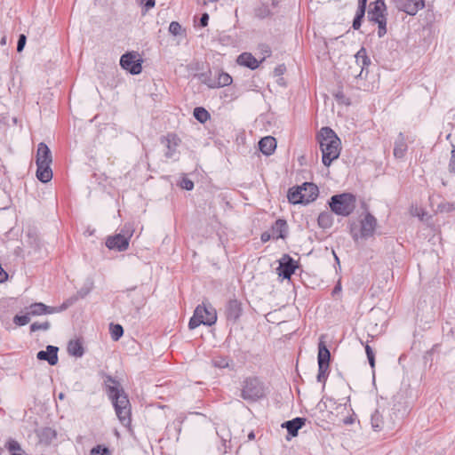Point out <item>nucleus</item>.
Listing matches in <instances>:
<instances>
[{
	"label": "nucleus",
	"instance_id": "f257e3e1",
	"mask_svg": "<svg viewBox=\"0 0 455 455\" xmlns=\"http://www.w3.org/2000/svg\"><path fill=\"white\" fill-rule=\"evenodd\" d=\"M106 383L118 419L124 427L129 426L131 424V404L127 395L112 377L108 376Z\"/></svg>",
	"mask_w": 455,
	"mask_h": 455
},
{
	"label": "nucleus",
	"instance_id": "f03ea898",
	"mask_svg": "<svg viewBox=\"0 0 455 455\" xmlns=\"http://www.w3.org/2000/svg\"><path fill=\"white\" fill-rule=\"evenodd\" d=\"M317 140L322 151V161L325 166L339 156L340 140L330 127H323L317 135Z\"/></svg>",
	"mask_w": 455,
	"mask_h": 455
},
{
	"label": "nucleus",
	"instance_id": "7ed1b4c3",
	"mask_svg": "<svg viewBox=\"0 0 455 455\" xmlns=\"http://www.w3.org/2000/svg\"><path fill=\"white\" fill-rule=\"evenodd\" d=\"M52 157L50 148L45 143H39L36 160L37 166L36 178L43 183L49 182L52 179Z\"/></svg>",
	"mask_w": 455,
	"mask_h": 455
},
{
	"label": "nucleus",
	"instance_id": "20e7f679",
	"mask_svg": "<svg viewBox=\"0 0 455 455\" xmlns=\"http://www.w3.org/2000/svg\"><path fill=\"white\" fill-rule=\"evenodd\" d=\"M318 196L317 187L309 182H305L301 186L293 187L288 191V200L293 204H307L313 202Z\"/></svg>",
	"mask_w": 455,
	"mask_h": 455
},
{
	"label": "nucleus",
	"instance_id": "39448f33",
	"mask_svg": "<svg viewBox=\"0 0 455 455\" xmlns=\"http://www.w3.org/2000/svg\"><path fill=\"white\" fill-rule=\"evenodd\" d=\"M356 199L351 193H342L332 196L330 199L329 205L331 212L347 217L350 215L355 208Z\"/></svg>",
	"mask_w": 455,
	"mask_h": 455
},
{
	"label": "nucleus",
	"instance_id": "423d86ee",
	"mask_svg": "<svg viewBox=\"0 0 455 455\" xmlns=\"http://www.w3.org/2000/svg\"><path fill=\"white\" fill-rule=\"evenodd\" d=\"M217 321L216 309L212 305H198L193 316L190 318L188 327L190 330H194L201 324L211 326Z\"/></svg>",
	"mask_w": 455,
	"mask_h": 455
},
{
	"label": "nucleus",
	"instance_id": "0eeeda50",
	"mask_svg": "<svg viewBox=\"0 0 455 455\" xmlns=\"http://www.w3.org/2000/svg\"><path fill=\"white\" fill-rule=\"evenodd\" d=\"M371 425L374 431H390L395 427V422L388 410L376 409L371 416Z\"/></svg>",
	"mask_w": 455,
	"mask_h": 455
},
{
	"label": "nucleus",
	"instance_id": "6e6552de",
	"mask_svg": "<svg viewBox=\"0 0 455 455\" xmlns=\"http://www.w3.org/2000/svg\"><path fill=\"white\" fill-rule=\"evenodd\" d=\"M265 395L263 383L258 378H247L243 381L241 396L249 402H255Z\"/></svg>",
	"mask_w": 455,
	"mask_h": 455
},
{
	"label": "nucleus",
	"instance_id": "1a4fd4ad",
	"mask_svg": "<svg viewBox=\"0 0 455 455\" xmlns=\"http://www.w3.org/2000/svg\"><path fill=\"white\" fill-rule=\"evenodd\" d=\"M377 227V220L371 213H366L364 218L361 220L360 234H358L355 228H351V235L355 241H357L359 237L367 239L374 235Z\"/></svg>",
	"mask_w": 455,
	"mask_h": 455
},
{
	"label": "nucleus",
	"instance_id": "9d476101",
	"mask_svg": "<svg viewBox=\"0 0 455 455\" xmlns=\"http://www.w3.org/2000/svg\"><path fill=\"white\" fill-rule=\"evenodd\" d=\"M125 234H117L114 236H109L106 241L108 248L117 250L118 251H125L129 246V240L132 235L133 229L131 227L124 226Z\"/></svg>",
	"mask_w": 455,
	"mask_h": 455
},
{
	"label": "nucleus",
	"instance_id": "9b49d317",
	"mask_svg": "<svg viewBox=\"0 0 455 455\" xmlns=\"http://www.w3.org/2000/svg\"><path fill=\"white\" fill-rule=\"evenodd\" d=\"M120 65L132 75H138L142 70L141 60L137 59L135 52H127L122 55Z\"/></svg>",
	"mask_w": 455,
	"mask_h": 455
},
{
	"label": "nucleus",
	"instance_id": "f8f14e48",
	"mask_svg": "<svg viewBox=\"0 0 455 455\" xmlns=\"http://www.w3.org/2000/svg\"><path fill=\"white\" fill-rule=\"evenodd\" d=\"M160 140L167 148L164 154L165 157L172 158L176 155L177 148L181 142L180 137L175 133H168L166 136H163Z\"/></svg>",
	"mask_w": 455,
	"mask_h": 455
},
{
	"label": "nucleus",
	"instance_id": "ddd939ff",
	"mask_svg": "<svg viewBox=\"0 0 455 455\" xmlns=\"http://www.w3.org/2000/svg\"><path fill=\"white\" fill-rule=\"evenodd\" d=\"M297 268L296 261L288 254H284L279 260V275L284 279H290Z\"/></svg>",
	"mask_w": 455,
	"mask_h": 455
},
{
	"label": "nucleus",
	"instance_id": "4468645a",
	"mask_svg": "<svg viewBox=\"0 0 455 455\" xmlns=\"http://www.w3.org/2000/svg\"><path fill=\"white\" fill-rule=\"evenodd\" d=\"M243 308L240 301L235 299L228 300L225 309V315L228 321L235 323L241 316Z\"/></svg>",
	"mask_w": 455,
	"mask_h": 455
},
{
	"label": "nucleus",
	"instance_id": "2eb2a0df",
	"mask_svg": "<svg viewBox=\"0 0 455 455\" xmlns=\"http://www.w3.org/2000/svg\"><path fill=\"white\" fill-rule=\"evenodd\" d=\"M58 351L57 347L49 345L46 347V350H41L37 353L36 358L40 361H46L52 366H54L58 363Z\"/></svg>",
	"mask_w": 455,
	"mask_h": 455
},
{
	"label": "nucleus",
	"instance_id": "dca6fc26",
	"mask_svg": "<svg viewBox=\"0 0 455 455\" xmlns=\"http://www.w3.org/2000/svg\"><path fill=\"white\" fill-rule=\"evenodd\" d=\"M324 336H321L318 343V366L329 367L331 354L323 340Z\"/></svg>",
	"mask_w": 455,
	"mask_h": 455
},
{
	"label": "nucleus",
	"instance_id": "f3484780",
	"mask_svg": "<svg viewBox=\"0 0 455 455\" xmlns=\"http://www.w3.org/2000/svg\"><path fill=\"white\" fill-rule=\"evenodd\" d=\"M215 79L213 81H210L208 86L211 88H219L224 87L231 84L232 77L225 72L216 71L214 75Z\"/></svg>",
	"mask_w": 455,
	"mask_h": 455
},
{
	"label": "nucleus",
	"instance_id": "a211bd4d",
	"mask_svg": "<svg viewBox=\"0 0 455 455\" xmlns=\"http://www.w3.org/2000/svg\"><path fill=\"white\" fill-rule=\"evenodd\" d=\"M259 150L266 156H270L276 148V141L274 137L267 136L259 142Z\"/></svg>",
	"mask_w": 455,
	"mask_h": 455
},
{
	"label": "nucleus",
	"instance_id": "6ab92c4d",
	"mask_svg": "<svg viewBox=\"0 0 455 455\" xmlns=\"http://www.w3.org/2000/svg\"><path fill=\"white\" fill-rule=\"evenodd\" d=\"M424 0H408L403 4L400 11L404 12L409 15H415L420 9L424 8Z\"/></svg>",
	"mask_w": 455,
	"mask_h": 455
},
{
	"label": "nucleus",
	"instance_id": "aec40b11",
	"mask_svg": "<svg viewBox=\"0 0 455 455\" xmlns=\"http://www.w3.org/2000/svg\"><path fill=\"white\" fill-rule=\"evenodd\" d=\"M305 419L298 417L283 423L282 427H285L291 436H296L298 435L299 429H300L305 425Z\"/></svg>",
	"mask_w": 455,
	"mask_h": 455
},
{
	"label": "nucleus",
	"instance_id": "412c9836",
	"mask_svg": "<svg viewBox=\"0 0 455 455\" xmlns=\"http://www.w3.org/2000/svg\"><path fill=\"white\" fill-rule=\"evenodd\" d=\"M385 11H386V5H385L384 2H381L380 4H376L374 8L368 12L369 20L376 23V22H379L380 20L387 19L385 13H384Z\"/></svg>",
	"mask_w": 455,
	"mask_h": 455
},
{
	"label": "nucleus",
	"instance_id": "4be33fe9",
	"mask_svg": "<svg viewBox=\"0 0 455 455\" xmlns=\"http://www.w3.org/2000/svg\"><path fill=\"white\" fill-rule=\"evenodd\" d=\"M27 310L28 311V315L31 316H38L42 315H50L52 314L51 307L46 306L42 302H36L31 304Z\"/></svg>",
	"mask_w": 455,
	"mask_h": 455
},
{
	"label": "nucleus",
	"instance_id": "5701e85b",
	"mask_svg": "<svg viewBox=\"0 0 455 455\" xmlns=\"http://www.w3.org/2000/svg\"><path fill=\"white\" fill-rule=\"evenodd\" d=\"M237 63L241 66L247 67L251 69H255L259 67V62L254 56H252L251 53L243 52L238 56Z\"/></svg>",
	"mask_w": 455,
	"mask_h": 455
},
{
	"label": "nucleus",
	"instance_id": "b1692460",
	"mask_svg": "<svg viewBox=\"0 0 455 455\" xmlns=\"http://www.w3.org/2000/svg\"><path fill=\"white\" fill-rule=\"evenodd\" d=\"M407 151V144L403 133L400 132L395 141L394 156L396 158H403Z\"/></svg>",
	"mask_w": 455,
	"mask_h": 455
},
{
	"label": "nucleus",
	"instance_id": "393cba45",
	"mask_svg": "<svg viewBox=\"0 0 455 455\" xmlns=\"http://www.w3.org/2000/svg\"><path fill=\"white\" fill-rule=\"evenodd\" d=\"M287 232V222L284 220H277L272 227V235L275 239L284 238Z\"/></svg>",
	"mask_w": 455,
	"mask_h": 455
},
{
	"label": "nucleus",
	"instance_id": "a878e982",
	"mask_svg": "<svg viewBox=\"0 0 455 455\" xmlns=\"http://www.w3.org/2000/svg\"><path fill=\"white\" fill-rule=\"evenodd\" d=\"M68 352L76 357H82L84 350L82 343L78 339L70 340L68 344Z\"/></svg>",
	"mask_w": 455,
	"mask_h": 455
},
{
	"label": "nucleus",
	"instance_id": "bb28decb",
	"mask_svg": "<svg viewBox=\"0 0 455 455\" xmlns=\"http://www.w3.org/2000/svg\"><path fill=\"white\" fill-rule=\"evenodd\" d=\"M317 222L322 228H330L333 223V216L331 212H323L319 214Z\"/></svg>",
	"mask_w": 455,
	"mask_h": 455
},
{
	"label": "nucleus",
	"instance_id": "cd10ccee",
	"mask_svg": "<svg viewBox=\"0 0 455 455\" xmlns=\"http://www.w3.org/2000/svg\"><path fill=\"white\" fill-rule=\"evenodd\" d=\"M355 60H356L357 64L362 66L361 74L363 73V68L367 67L371 64V60L367 56L366 50L363 47H362L355 54Z\"/></svg>",
	"mask_w": 455,
	"mask_h": 455
},
{
	"label": "nucleus",
	"instance_id": "c85d7f7f",
	"mask_svg": "<svg viewBox=\"0 0 455 455\" xmlns=\"http://www.w3.org/2000/svg\"><path fill=\"white\" fill-rule=\"evenodd\" d=\"M194 116L202 124L205 123L208 119H210L209 112L202 107H196L194 109Z\"/></svg>",
	"mask_w": 455,
	"mask_h": 455
},
{
	"label": "nucleus",
	"instance_id": "c756f323",
	"mask_svg": "<svg viewBox=\"0 0 455 455\" xmlns=\"http://www.w3.org/2000/svg\"><path fill=\"white\" fill-rule=\"evenodd\" d=\"M230 359L226 356H216L212 359V364L216 368L224 369L229 366Z\"/></svg>",
	"mask_w": 455,
	"mask_h": 455
},
{
	"label": "nucleus",
	"instance_id": "7c9ffc66",
	"mask_svg": "<svg viewBox=\"0 0 455 455\" xmlns=\"http://www.w3.org/2000/svg\"><path fill=\"white\" fill-rule=\"evenodd\" d=\"M110 334L113 340H118L124 334V329L120 324H110Z\"/></svg>",
	"mask_w": 455,
	"mask_h": 455
},
{
	"label": "nucleus",
	"instance_id": "2f4dec72",
	"mask_svg": "<svg viewBox=\"0 0 455 455\" xmlns=\"http://www.w3.org/2000/svg\"><path fill=\"white\" fill-rule=\"evenodd\" d=\"M5 448L10 451V452H25L20 444L14 439H10L7 441V443H5Z\"/></svg>",
	"mask_w": 455,
	"mask_h": 455
},
{
	"label": "nucleus",
	"instance_id": "473e14b6",
	"mask_svg": "<svg viewBox=\"0 0 455 455\" xmlns=\"http://www.w3.org/2000/svg\"><path fill=\"white\" fill-rule=\"evenodd\" d=\"M31 315H28V311L25 315H16L13 317V323L18 326H24L30 322Z\"/></svg>",
	"mask_w": 455,
	"mask_h": 455
},
{
	"label": "nucleus",
	"instance_id": "72a5a7b5",
	"mask_svg": "<svg viewBox=\"0 0 455 455\" xmlns=\"http://www.w3.org/2000/svg\"><path fill=\"white\" fill-rule=\"evenodd\" d=\"M51 327V323L48 321L38 323L35 322L30 325V331L35 332L36 331H47Z\"/></svg>",
	"mask_w": 455,
	"mask_h": 455
},
{
	"label": "nucleus",
	"instance_id": "f704fd0d",
	"mask_svg": "<svg viewBox=\"0 0 455 455\" xmlns=\"http://www.w3.org/2000/svg\"><path fill=\"white\" fill-rule=\"evenodd\" d=\"M437 210L440 212H451L455 211V202H443L437 206Z\"/></svg>",
	"mask_w": 455,
	"mask_h": 455
},
{
	"label": "nucleus",
	"instance_id": "c9c22d12",
	"mask_svg": "<svg viewBox=\"0 0 455 455\" xmlns=\"http://www.w3.org/2000/svg\"><path fill=\"white\" fill-rule=\"evenodd\" d=\"M364 13H365V11L364 10H361V9H357L356 11V14H355V17L353 20V28L357 30L360 28L361 27V23H362V20L364 16Z\"/></svg>",
	"mask_w": 455,
	"mask_h": 455
},
{
	"label": "nucleus",
	"instance_id": "e433bc0d",
	"mask_svg": "<svg viewBox=\"0 0 455 455\" xmlns=\"http://www.w3.org/2000/svg\"><path fill=\"white\" fill-rule=\"evenodd\" d=\"M448 172L451 174H455V145L451 146V156L448 163Z\"/></svg>",
	"mask_w": 455,
	"mask_h": 455
},
{
	"label": "nucleus",
	"instance_id": "4c0bfd02",
	"mask_svg": "<svg viewBox=\"0 0 455 455\" xmlns=\"http://www.w3.org/2000/svg\"><path fill=\"white\" fill-rule=\"evenodd\" d=\"M74 300V299H68L66 301H64L60 307H51V309L53 310L52 314L60 313L68 309L73 304Z\"/></svg>",
	"mask_w": 455,
	"mask_h": 455
},
{
	"label": "nucleus",
	"instance_id": "58836bf2",
	"mask_svg": "<svg viewBox=\"0 0 455 455\" xmlns=\"http://www.w3.org/2000/svg\"><path fill=\"white\" fill-rule=\"evenodd\" d=\"M90 455H110L107 447L97 445L91 450Z\"/></svg>",
	"mask_w": 455,
	"mask_h": 455
},
{
	"label": "nucleus",
	"instance_id": "ea45409f",
	"mask_svg": "<svg viewBox=\"0 0 455 455\" xmlns=\"http://www.w3.org/2000/svg\"><path fill=\"white\" fill-rule=\"evenodd\" d=\"M183 31L181 25L177 21H172L169 25V32L173 36H179Z\"/></svg>",
	"mask_w": 455,
	"mask_h": 455
},
{
	"label": "nucleus",
	"instance_id": "a19ab883",
	"mask_svg": "<svg viewBox=\"0 0 455 455\" xmlns=\"http://www.w3.org/2000/svg\"><path fill=\"white\" fill-rule=\"evenodd\" d=\"M378 24L379 29H378V36L379 37H382L387 33V19L380 20L379 22H376Z\"/></svg>",
	"mask_w": 455,
	"mask_h": 455
},
{
	"label": "nucleus",
	"instance_id": "79ce46f5",
	"mask_svg": "<svg viewBox=\"0 0 455 455\" xmlns=\"http://www.w3.org/2000/svg\"><path fill=\"white\" fill-rule=\"evenodd\" d=\"M329 370V367H323L318 366V374H317V380L319 382H324L327 377V371Z\"/></svg>",
	"mask_w": 455,
	"mask_h": 455
},
{
	"label": "nucleus",
	"instance_id": "37998d69",
	"mask_svg": "<svg viewBox=\"0 0 455 455\" xmlns=\"http://www.w3.org/2000/svg\"><path fill=\"white\" fill-rule=\"evenodd\" d=\"M26 36L21 34L19 36L18 43H17V51L20 52L23 50L25 44H26Z\"/></svg>",
	"mask_w": 455,
	"mask_h": 455
},
{
	"label": "nucleus",
	"instance_id": "c03bdc74",
	"mask_svg": "<svg viewBox=\"0 0 455 455\" xmlns=\"http://www.w3.org/2000/svg\"><path fill=\"white\" fill-rule=\"evenodd\" d=\"M139 4L143 5L146 8V11L153 8L155 6V0H137Z\"/></svg>",
	"mask_w": 455,
	"mask_h": 455
},
{
	"label": "nucleus",
	"instance_id": "a18cd8bd",
	"mask_svg": "<svg viewBox=\"0 0 455 455\" xmlns=\"http://www.w3.org/2000/svg\"><path fill=\"white\" fill-rule=\"evenodd\" d=\"M181 187H182V188L189 191L194 188V183L192 180H190L188 179H183L181 181Z\"/></svg>",
	"mask_w": 455,
	"mask_h": 455
},
{
	"label": "nucleus",
	"instance_id": "49530a36",
	"mask_svg": "<svg viewBox=\"0 0 455 455\" xmlns=\"http://www.w3.org/2000/svg\"><path fill=\"white\" fill-rule=\"evenodd\" d=\"M8 279V274L4 271L0 264V283H4Z\"/></svg>",
	"mask_w": 455,
	"mask_h": 455
},
{
	"label": "nucleus",
	"instance_id": "de8ad7c7",
	"mask_svg": "<svg viewBox=\"0 0 455 455\" xmlns=\"http://www.w3.org/2000/svg\"><path fill=\"white\" fill-rule=\"evenodd\" d=\"M208 20H209V15L208 13H203L201 18H200V26L201 27H206L207 24H208Z\"/></svg>",
	"mask_w": 455,
	"mask_h": 455
},
{
	"label": "nucleus",
	"instance_id": "09e8293b",
	"mask_svg": "<svg viewBox=\"0 0 455 455\" xmlns=\"http://www.w3.org/2000/svg\"><path fill=\"white\" fill-rule=\"evenodd\" d=\"M365 352L367 355V358L375 356L372 348L369 345L365 346Z\"/></svg>",
	"mask_w": 455,
	"mask_h": 455
},
{
	"label": "nucleus",
	"instance_id": "8fccbe9b",
	"mask_svg": "<svg viewBox=\"0 0 455 455\" xmlns=\"http://www.w3.org/2000/svg\"><path fill=\"white\" fill-rule=\"evenodd\" d=\"M342 421H343V424H345V425H351L354 423L355 419L353 416H348V417L344 418Z\"/></svg>",
	"mask_w": 455,
	"mask_h": 455
},
{
	"label": "nucleus",
	"instance_id": "3c124183",
	"mask_svg": "<svg viewBox=\"0 0 455 455\" xmlns=\"http://www.w3.org/2000/svg\"><path fill=\"white\" fill-rule=\"evenodd\" d=\"M271 236H273L272 234H269L268 232H264L261 235V240L262 242L266 243L270 240Z\"/></svg>",
	"mask_w": 455,
	"mask_h": 455
},
{
	"label": "nucleus",
	"instance_id": "603ef678",
	"mask_svg": "<svg viewBox=\"0 0 455 455\" xmlns=\"http://www.w3.org/2000/svg\"><path fill=\"white\" fill-rule=\"evenodd\" d=\"M268 13H269V11L267 8H265L264 11H261V9H259L257 11V15L259 16V17H265Z\"/></svg>",
	"mask_w": 455,
	"mask_h": 455
},
{
	"label": "nucleus",
	"instance_id": "864d4df0",
	"mask_svg": "<svg viewBox=\"0 0 455 455\" xmlns=\"http://www.w3.org/2000/svg\"><path fill=\"white\" fill-rule=\"evenodd\" d=\"M366 2H367V0H359V3H358V9H361V10H364V11H365V8H366Z\"/></svg>",
	"mask_w": 455,
	"mask_h": 455
},
{
	"label": "nucleus",
	"instance_id": "5fc2aeb1",
	"mask_svg": "<svg viewBox=\"0 0 455 455\" xmlns=\"http://www.w3.org/2000/svg\"><path fill=\"white\" fill-rule=\"evenodd\" d=\"M369 363L371 367L373 369L375 367V356L368 358Z\"/></svg>",
	"mask_w": 455,
	"mask_h": 455
},
{
	"label": "nucleus",
	"instance_id": "6e6d98bb",
	"mask_svg": "<svg viewBox=\"0 0 455 455\" xmlns=\"http://www.w3.org/2000/svg\"><path fill=\"white\" fill-rule=\"evenodd\" d=\"M340 291H341V287H340V285H339V284H338V285H336V286L334 287V289H333V291H332V293H333V294H334V293H338V292H339Z\"/></svg>",
	"mask_w": 455,
	"mask_h": 455
},
{
	"label": "nucleus",
	"instance_id": "4d7b16f0",
	"mask_svg": "<svg viewBox=\"0 0 455 455\" xmlns=\"http://www.w3.org/2000/svg\"><path fill=\"white\" fill-rule=\"evenodd\" d=\"M0 44H3V45L6 44V37L5 36L2 37V39L0 40Z\"/></svg>",
	"mask_w": 455,
	"mask_h": 455
},
{
	"label": "nucleus",
	"instance_id": "13d9d810",
	"mask_svg": "<svg viewBox=\"0 0 455 455\" xmlns=\"http://www.w3.org/2000/svg\"><path fill=\"white\" fill-rule=\"evenodd\" d=\"M254 437H255V435H254V433H253V432H251V433L249 434V435H248V438H249L250 440L254 439Z\"/></svg>",
	"mask_w": 455,
	"mask_h": 455
},
{
	"label": "nucleus",
	"instance_id": "bf43d9fd",
	"mask_svg": "<svg viewBox=\"0 0 455 455\" xmlns=\"http://www.w3.org/2000/svg\"><path fill=\"white\" fill-rule=\"evenodd\" d=\"M12 455H26L25 452H11Z\"/></svg>",
	"mask_w": 455,
	"mask_h": 455
},
{
	"label": "nucleus",
	"instance_id": "052dcab7",
	"mask_svg": "<svg viewBox=\"0 0 455 455\" xmlns=\"http://www.w3.org/2000/svg\"><path fill=\"white\" fill-rule=\"evenodd\" d=\"M218 0H204V4H206L208 2H211V3H214V2H217Z\"/></svg>",
	"mask_w": 455,
	"mask_h": 455
},
{
	"label": "nucleus",
	"instance_id": "680f3d73",
	"mask_svg": "<svg viewBox=\"0 0 455 455\" xmlns=\"http://www.w3.org/2000/svg\"><path fill=\"white\" fill-rule=\"evenodd\" d=\"M59 398H60V399H63V398H64V394H63V393H60V394L59 395Z\"/></svg>",
	"mask_w": 455,
	"mask_h": 455
},
{
	"label": "nucleus",
	"instance_id": "e2e57ef3",
	"mask_svg": "<svg viewBox=\"0 0 455 455\" xmlns=\"http://www.w3.org/2000/svg\"><path fill=\"white\" fill-rule=\"evenodd\" d=\"M381 2H384V0H376L375 4H381Z\"/></svg>",
	"mask_w": 455,
	"mask_h": 455
},
{
	"label": "nucleus",
	"instance_id": "0e129e2a",
	"mask_svg": "<svg viewBox=\"0 0 455 455\" xmlns=\"http://www.w3.org/2000/svg\"><path fill=\"white\" fill-rule=\"evenodd\" d=\"M415 215H417L418 217H419L421 220L423 219V215L420 216V214L419 212H416Z\"/></svg>",
	"mask_w": 455,
	"mask_h": 455
}]
</instances>
